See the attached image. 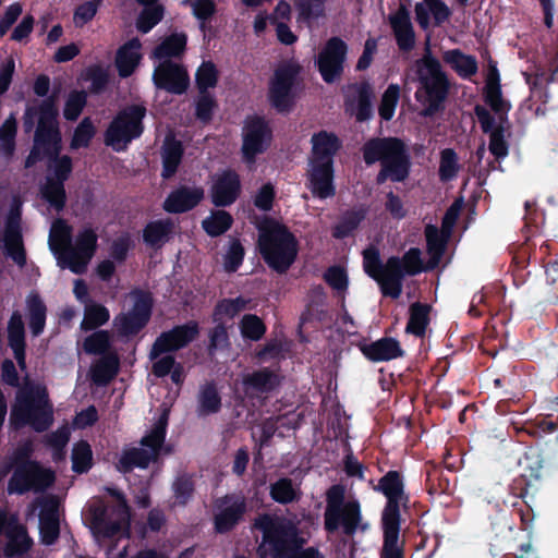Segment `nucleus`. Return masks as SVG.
<instances>
[{
	"label": "nucleus",
	"mask_w": 558,
	"mask_h": 558,
	"mask_svg": "<svg viewBox=\"0 0 558 558\" xmlns=\"http://www.w3.org/2000/svg\"><path fill=\"white\" fill-rule=\"evenodd\" d=\"M173 496L175 502L181 506H185L192 498L195 486L194 481L189 474L179 475L172 484Z\"/></svg>",
	"instance_id": "obj_64"
},
{
	"label": "nucleus",
	"mask_w": 558,
	"mask_h": 558,
	"mask_svg": "<svg viewBox=\"0 0 558 558\" xmlns=\"http://www.w3.org/2000/svg\"><path fill=\"white\" fill-rule=\"evenodd\" d=\"M57 96L51 95L41 100L37 106L27 105L23 116L25 132H31L38 119L34 135V146L25 159V168H32L43 156H57L61 151V132L58 124Z\"/></svg>",
	"instance_id": "obj_1"
},
{
	"label": "nucleus",
	"mask_w": 558,
	"mask_h": 558,
	"mask_svg": "<svg viewBox=\"0 0 558 558\" xmlns=\"http://www.w3.org/2000/svg\"><path fill=\"white\" fill-rule=\"evenodd\" d=\"M311 159L333 161V157L342 147L340 138L331 132L319 131L312 136Z\"/></svg>",
	"instance_id": "obj_34"
},
{
	"label": "nucleus",
	"mask_w": 558,
	"mask_h": 558,
	"mask_svg": "<svg viewBox=\"0 0 558 558\" xmlns=\"http://www.w3.org/2000/svg\"><path fill=\"white\" fill-rule=\"evenodd\" d=\"M111 341L107 330H97L87 336L83 342V349L87 354L105 355L110 353Z\"/></svg>",
	"instance_id": "obj_58"
},
{
	"label": "nucleus",
	"mask_w": 558,
	"mask_h": 558,
	"mask_svg": "<svg viewBox=\"0 0 558 558\" xmlns=\"http://www.w3.org/2000/svg\"><path fill=\"white\" fill-rule=\"evenodd\" d=\"M233 221L230 213L217 209L202 221V228L210 238H217L226 233L232 227Z\"/></svg>",
	"instance_id": "obj_48"
},
{
	"label": "nucleus",
	"mask_w": 558,
	"mask_h": 558,
	"mask_svg": "<svg viewBox=\"0 0 558 558\" xmlns=\"http://www.w3.org/2000/svg\"><path fill=\"white\" fill-rule=\"evenodd\" d=\"M28 326L34 337L43 333L46 326L47 306L37 292H31L26 298Z\"/></svg>",
	"instance_id": "obj_42"
},
{
	"label": "nucleus",
	"mask_w": 558,
	"mask_h": 558,
	"mask_svg": "<svg viewBox=\"0 0 558 558\" xmlns=\"http://www.w3.org/2000/svg\"><path fill=\"white\" fill-rule=\"evenodd\" d=\"M374 489L386 497L380 522H402L400 508H407L410 502L402 473L396 470L388 471L379 478Z\"/></svg>",
	"instance_id": "obj_11"
},
{
	"label": "nucleus",
	"mask_w": 558,
	"mask_h": 558,
	"mask_svg": "<svg viewBox=\"0 0 558 558\" xmlns=\"http://www.w3.org/2000/svg\"><path fill=\"white\" fill-rule=\"evenodd\" d=\"M216 508L218 512L214 517V526L217 533L225 534L241 522L247 511V504L241 494H227L216 500Z\"/></svg>",
	"instance_id": "obj_20"
},
{
	"label": "nucleus",
	"mask_w": 558,
	"mask_h": 558,
	"mask_svg": "<svg viewBox=\"0 0 558 558\" xmlns=\"http://www.w3.org/2000/svg\"><path fill=\"white\" fill-rule=\"evenodd\" d=\"M195 82L198 93H209V88H214L218 83V71L216 65L208 61L203 62L195 74Z\"/></svg>",
	"instance_id": "obj_60"
},
{
	"label": "nucleus",
	"mask_w": 558,
	"mask_h": 558,
	"mask_svg": "<svg viewBox=\"0 0 558 558\" xmlns=\"http://www.w3.org/2000/svg\"><path fill=\"white\" fill-rule=\"evenodd\" d=\"M257 247L270 269L286 274L296 259L299 242L287 226L268 219L259 227Z\"/></svg>",
	"instance_id": "obj_5"
},
{
	"label": "nucleus",
	"mask_w": 558,
	"mask_h": 558,
	"mask_svg": "<svg viewBox=\"0 0 558 558\" xmlns=\"http://www.w3.org/2000/svg\"><path fill=\"white\" fill-rule=\"evenodd\" d=\"M399 260L400 269L403 276H415L423 271V262L421 258V250L411 247L402 257L395 256Z\"/></svg>",
	"instance_id": "obj_63"
},
{
	"label": "nucleus",
	"mask_w": 558,
	"mask_h": 558,
	"mask_svg": "<svg viewBox=\"0 0 558 558\" xmlns=\"http://www.w3.org/2000/svg\"><path fill=\"white\" fill-rule=\"evenodd\" d=\"M383 547L380 558H404V541L400 542L401 522H380Z\"/></svg>",
	"instance_id": "obj_35"
},
{
	"label": "nucleus",
	"mask_w": 558,
	"mask_h": 558,
	"mask_svg": "<svg viewBox=\"0 0 558 558\" xmlns=\"http://www.w3.org/2000/svg\"><path fill=\"white\" fill-rule=\"evenodd\" d=\"M389 23L398 48L404 52L411 51L415 46V32L408 8L400 4L398 10L390 14Z\"/></svg>",
	"instance_id": "obj_27"
},
{
	"label": "nucleus",
	"mask_w": 558,
	"mask_h": 558,
	"mask_svg": "<svg viewBox=\"0 0 558 558\" xmlns=\"http://www.w3.org/2000/svg\"><path fill=\"white\" fill-rule=\"evenodd\" d=\"M154 460V453H149L147 449L133 447L122 452L117 468L122 473H130L135 468L146 469Z\"/></svg>",
	"instance_id": "obj_46"
},
{
	"label": "nucleus",
	"mask_w": 558,
	"mask_h": 558,
	"mask_svg": "<svg viewBox=\"0 0 558 558\" xmlns=\"http://www.w3.org/2000/svg\"><path fill=\"white\" fill-rule=\"evenodd\" d=\"M404 278L399 260L395 256H390L387 259V271L380 275L378 279H375V281L378 283L384 296L398 299L402 293Z\"/></svg>",
	"instance_id": "obj_32"
},
{
	"label": "nucleus",
	"mask_w": 558,
	"mask_h": 558,
	"mask_svg": "<svg viewBox=\"0 0 558 558\" xmlns=\"http://www.w3.org/2000/svg\"><path fill=\"white\" fill-rule=\"evenodd\" d=\"M17 124L13 116H10L0 125V151L7 158H11L14 155L16 143Z\"/></svg>",
	"instance_id": "obj_53"
},
{
	"label": "nucleus",
	"mask_w": 558,
	"mask_h": 558,
	"mask_svg": "<svg viewBox=\"0 0 558 558\" xmlns=\"http://www.w3.org/2000/svg\"><path fill=\"white\" fill-rule=\"evenodd\" d=\"M20 221L21 214L12 210L5 222L3 242L7 256L12 258L17 266L24 267L26 264V252L23 244Z\"/></svg>",
	"instance_id": "obj_26"
},
{
	"label": "nucleus",
	"mask_w": 558,
	"mask_h": 558,
	"mask_svg": "<svg viewBox=\"0 0 558 558\" xmlns=\"http://www.w3.org/2000/svg\"><path fill=\"white\" fill-rule=\"evenodd\" d=\"M432 306L427 303L416 301L409 307V319L405 326V332L417 338H424L426 329L430 322Z\"/></svg>",
	"instance_id": "obj_40"
},
{
	"label": "nucleus",
	"mask_w": 558,
	"mask_h": 558,
	"mask_svg": "<svg viewBox=\"0 0 558 558\" xmlns=\"http://www.w3.org/2000/svg\"><path fill=\"white\" fill-rule=\"evenodd\" d=\"M98 235L92 228H84L76 238L74 246H69L68 264L74 274H82L87 263L94 256L97 250Z\"/></svg>",
	"instance_id": "obj_21"
},
{
	"label": "nucleus",
	"mask_w": 558,
	"mask_h": 558,
	"mask_svg": "<svg viewBox=\"0 0 558 558\" xmlns=\"http://www.w3.org/2000/svg\"><path fill=\"white\" fill-rule=\"evenodd\" d=\"M400 99V87L398 84H389L383 93L378 106V114L383 121H390L396 112Z\"/></svg>",
	"instance_id": "obj_55"
},
{
	"label": "nucleus",
	"mask_w": 558,
	"mask_h": 558,
	"mask_svg": "<svg viewBox=\"0 0 558 558\" xmlns=\"http://www.w3.org/2000/svg\"><path fill=\"white\" fill-rule=\"evenodd\" d=\"M484 100L490 109L501 117L510 109V105L502 98L499 72L495 65L489 70L484 89Z\"/></svg>",
	"instance_id": "obj_36"
},
{
	"label": "nucleus",
	"mask_w": 558,
	"mask_h": 558,
	"mask_svg": "<svg viewBox=\"0 0 558 558\" xmlns=\"http://www.w3.org/2000/svg\"><path fill=\"white\" fill-rule=\"evenodd\" d=\"M363 269L364 272L372 279H378L380 275L387 271V262L383 264L380 259L379 250L369 245L363 252Z\"/></svg>",
	"instance_id": "obj_57"
},
{
	"label": "nucleus",
	"mask_w": 558,
	"mask_h": 558,
	"mask_svg": "<svg viewBox=\"0 0 558 558\" xmlns=\"http://www.w3.org/2000/svg\"><path fill=\"white\" fill-rule=\"evenodd\" d=\"M262 533L256 554L259 558H291L305 544L298 525L283 515L262 513L253 522Z\"/></svg>",
	"instance_id": "obj_3"
},
{
	"label": "nucleus",
	"mask_w": 558,
	"mask_h": 558,
	"mask_svg": "<svg viewBox=\"0 0 558 558\" xmlns=\"http://www.w3.org/2000/svg\"><path fill=\"white\" fill-rule=\"evenodd\" d=\"M72 470L77 474L87 473L93 466V451L86 440L74 444L72 449Z\"/></svg>",
	"instance_id": "obj_52"
},
{
	"label": "nucleus",
	"mask_w": 558,
	"mask_h": 558,
	"mask_svg": "<svg viewBox=\"0 0 558 558\" xmlns=\"http://www.w3.org/2000/svg\"><path fill=\"white\" fill-rule=\"evenodd\" d=\"M140 48L138 39L130 40L119 48L116 56V66L120 77L126 78L134 73L142 58L137 51Z\"/></svg>",
	"instance_id": "obj_38"
},
{
	"label": "nucleus",
	"mask_w": 558,
	"mask_h": 558,
	"mask_svg": "<svg viewBox=\"0 0 558 558\" xmlns=\"http://www.w3.org/2000/svg\"><path fill=\"white\" fill-rule=\"evenodd\" d=\"M12 469L13 474L8 482V493L10 495L43 490L54 482V473L44 469L40 463H31L29 465H20Z\"/></svg>",
	"instance_id": "obj_15"
},
{
	"label": "nucleus",
	"mask_w": 558,
	"mask_h": 558,
	"mask_svg": "<svg viewBox=\"0 0 558 558\" xmlns=\"http://www.w3.org/2000/svg\"><path fill=\"white\" fill-rule=\"evenodd\" d=\"M252 300L242 295H239L234 299L223 298L219 300L213 310V322L214 323H223V319H233L240 313L251 308Z\"/></svg>",
	"instance_id": "obj_43"
},
{
	"label": "nucleus",
	"mask_w": 558,
	"mask_h": 558,
	"mask_svg": "<svg viewBox=\"0 0 558 558\" xmlns=\"http://www.w3.org/2000/svg\"><path fill=\"white\" fill-rule=\"evenodd\" d=\"M52 423L53 408L46 388L31 386L16 392L10 412V424L13 428L31 426L35 432L43 433L49 429Z\"/></svg>",
	"instance_id": "obj_6"
},
{
	"label": "nucleus",
	"mask_w": 558,
	"mask_h": 558,
	"mask_svg": "<svg viewBox=\"0 0 558 558\" xmlns=\"http://www.w3.org/2000/svg\"><path fill=\"white\" fill-rule=\"evenodd\" d=\"M8 344L13 351L17 365L24 369L26 367L25 326L19 311H14L8 322Z\"/></svg>",
	"instance_id": "obj_29"
},
{
	"label": "nucleus",
	"mask_w": 558,
	"mask_h": 558,
	"mask_svg": "<svg viewBox=\"0 0 558 558\" xmlns=\"http://www.w3.org/2000/svg\"><path fill=\"white\" fill-rule=\"evenodd\" d=\"M131 296L134 301L131 310L114 318V326L123 337L140 333L148 325L153 314L154 299L149 291L136 288L131 291Z\"/></svg>",
	"instance_id": "obj_12"
},
{
	"label": "nucleus",
	"mask_w": 558,
	"mask_h": 558,
	"mask_svg": "<svg viewBox=\"0 0 558 558\" xmlns=\"http://www.w3.org/2000/svg\"><path fill=\"white\" fill-rule=\"evenodd\" d=\"M524 473L512 480L509 492L521 499L512 504V511L520 518L523 529L527 530L534 520L532 502L543 483V459L539 452L531 450L524 453Z\"/></svg>",
	"instance_id": "obj_7"
},
{
	"label": "nucleus",
	"mask_w": 558,
	"mask_h": 558,
	"mask_svg": "<svg viewBox=\"0 0 558 558\" xmlns=\"http://www.w3.org/2000/svg\"><path fill=\"white\" fill-rule=\"evenodd\" d=\"M344 497L345 489L340 484H335L327 490L324 526L328 533L342 526L343 533L352 536L362 520L361 505L356 499L344 501Z\"/></svg>",
	"instance_id": "obj_9"
},
{
	"label": "nucleus",
	"mask_w": 558,
	"mask_h": 558,
	"mask_svg": "<svg viewBox=\"0 0 558 558\" xmlns=\"http://www.w3.org/2000/svg\"><path fill=\"white\" fill-rule=\"evenodd\" d=\"M165 9L161 4L144 5L136 20V28L142 34L150 32L163 17Z\"/></svg>",
	"instance_id": "obj_54"
},
{
	"label": "nucleus",
	"mask_w": 558,
	"mask_h": 558,
	"mask_svg": "<svg viewBox=\"0 0 558 558\" xmlns=\"http://www.w3.org/2000/svg\"><path fill=\"white\" fill-rule=\"evenodd\" d=\"M425 238L427 252L434 259V264H437L446 251L449 235L436 226L427 225L425 227Z\"/></svg>",
	"instance_id": "obj_49"
},
{
	"label": "nucleus",
	"mask_w": 558,
	"mask_h": 558,
	"mask_svg": "<svg viewBox=\"0 0 558 558\" xmlns=\"http://www.w3.org/2000/svg\"><path fill=\"white\" fill-rule=\"evenodd\" d=\"M270 497L274 501L287 505L295 500V490L293 488L292 480L282 477L270 484Z\"/></svg>",
	"instance_id": "obj_62"
},
{
	"label": "nucleus",
	"mask_w": 558,
	"mask_h": 558,
	"mask_svg": "<svg viewBox=\"0 0 558 558\" xmlns=\"http://www.w3.org/2000/svg\"><path fill=\"white\" fill-rule=\"evenodd\" d=\"M151 80L157 89L171 95H183L190 87L186 68L172 60L160 61L154 69Z\"/></svg>",
	"instance_id": "obj_19"
},
{
	"label": "nucleus",
	"mask_w": 558,
	"mask_h": 558,
	"mask_svg": "<svg viewBox=\"0 0 558 558\" xmlns=\"http://www.w3.org/2000/svg\"><path fill=\"white\" fill-rule=\"evenodd\" d=\"M147 108L144 104H131L120 109L104 134V142L116 151H121L145 130L144 119Z\"/></svg>",
	"instance_id": "obj_8"
},
{
	"label": "nucleus",
	"mask_w": 558,
	"mask_h": 558,
	"mask_svg": "<svg viewBox=\"0 0 558 558\" xmlns=\"http://www.w3.org/2000/svg\"><path fill=\"white\" fill-rule=\"evenodd\" d=\"M186 43L187 36L184 33L171 34L155 47L153 54L160 61L178 58L185 51Z\"/></svg>",
	"instance_id": "obj_47"
},
{
	"label": "nucleus",
	"mask_w": 558,
	"mask_h": 558,
	"mask_svg": "<svg viewBox=\"0 0 558 558\" xmlns=\"http://www.w3.org/2000/svg\"><path fill=\"white\" fill-rule=\"evenodd\" d=\"M414 69V81L418 84L414 97L423 106L420 114L424 118L434 117L445 109L450 92L449 77L428 45L423 56L415 61Z\"/></svg>",
	"instance_id": "obj_4"
},
{
	"label": "nucleus",
	"mask_w": 558,
	"mask_h": 558,
	"mask_svg": "<svg viewBox=\"0 0 558 558\" xmlns=\"http://www.w3.org/2000/svg\"><path fill=\"white\" fill-rule=\"evenodd\" d=\"M374 99L375 92L369 81L352 83L344 94V112L357 123L368 122L374 118Z\"/></svg>",
	"instance_id": "obj_18"
},
{
	"label": "nucleus",
	"mask_w": 558,
	"mask_h": 558,
	"mask_svg": "<svg viewBox=\"0 0 558 558\" xmlns=\"http://www.w3.org/2000/svg\"><path fill=\"white\" fill-rule=\"evenodd\" d=\"M204 197L202 186L179 185L168 194L162 208L169 214H184L196 208Z\"/></svg>",
	"instance_id": "obj_24"
},
{
	"label": "nucleus",
	"mask_w": 558,
	"mask_h": 558,
	"mask_svg": "<svg viewBox=\"0 0 558 558\" xmlns=\"http://www.w3.org/2000/svg\"><path fill=\"white\" fill-rule=\"evenodd\" d=\"M110 496L117 499L113 507H94L92 512V523L94 527L107 538L118 535L124 527L130 525V507L122 492L117 488H109Z\"/></svg>",
	"instance_id": "obj_10"
},
{
	"label": "nucleus",
	"mask_w": 558,
	"mask_h": 558,
	"mask_svg": "<svg viewBox=\"0 0 558 558\" xmlns=\"http://www.w3.org/2000/svg\"><path fill=\"white\" fill-rule=\"evenodd\" d=\"M301 72L298 63L288 62L274 72L269 82L268 99L270 105L281 113L290 112L294 106L293 86Z\"/></svg>",
	"instance_id": "obj_13"
},
{
	"label": "nucleus",
	"mask_w": 558,
	"mask_h": 558,
	"mask_svg": "<svg viewBox=\"0 0 558 558\" xmlns=\"http://www.w3.org/2000/svg\"><path fill=\"white\" fill-rule=\"evenodd\" d=\"M333 161L310 159V190L320 199L336 195Z\"/></svg>",
	"instance_id": "obj_23"
},
{
	"label": "nucleus",
	"mask_w": 558,
	"mask_h": 558,
	"mask_svg": "<svg viewBox=\"0 0 558 558\" xmlns=\"http://www.w3.org/2000/svg\"><path fill=\"white\" fill-rule=\"evenodd\" d=\"M119 367L117 353H107L90 367V378L95 385L106 386L118 375Z\"/></svg>",
	"instance_id": "obj_39"
},
{
	"label": "nucleus",
	"mask_w": 558,
	"mask_h": 558,
	"mask_svg": "<svg viewBox=\"0 0 558 558\" xmlns=\"http://www.w3.org/2000/svg\"><path fill=\"white\" fill-rule=\"evenodd\" d=\"M95 134V125L89 117H85L75 128L70 147L72 149L88 147Z\"/></svg>",
	"instance_id": "obj_59"
},
{
	"label": "nucleus",
	"mask_w": 558,
	"mask_h": 558,
	"mask_svg": "<svg viewBox=\"0 0 558 558\" xmlns=\"http://www.w3.org/2000/svg\"><path fill=\"white\" fill-rule=\"evenodd\" d=\"M241 179L233 169L223 170L217 175L210 189L211 203L216 207H229L241 194Z\"/></svg>",
	"instance_id": "obj_22"
},
{
	"label": "nucleus",
	"mask_w": 558,
	"mask_h": 558,
	"mask_svg": "<svg viewBox=\"0 0 558 558\" xmlns=\"http://www.w3.org/2000/svg\"><path fill=\"white\" fill-rule=\"evenodd\" d=\"M197 402L199 417L216 414L221 410V397L214 381H208L201 387Z\"/></svg>",
	"instance_id": "obj_45"
},
{
	"label": "nucleus",
	"mask_w": 558,
	"mask_h": 558,
	"mask_svg": "<svg viewBox=\"0 0 558 558\" xmlns=\"http://www.w3.org/2000/svg\"><path fill=\"white\" fill-rule=\"evenodd\" d=\"M459 171L458 155L452 148H445L440 151L439 179L442 182L451 181Z\"/></svg>",
	"instance_id": "obj_61"
},
{
	"label": "nucleus",
	"mask_w": 558,
	"mask_h": 558,
	"mask_svg": "<svg viewBox=\"0 0 558 558\" xmlns=\"http://www.w3.org/2000/svg\"><path fill=\"white\" fill-rule=\"evenodd\" d=\"M442 60L462 78L472 77L478 70L476 58L474 56L463 53L460 49L445 51L442 53Z\"/></svg>",
	"instance_id": "obj_44"
},
{
	"label": "nucleus",
	"mask_w": 558,
	"mask_h": 558,
	"mask_svg": "<svg viewBox=\"0 0 558 558\" xmlns=\"http://www.w3.org/2000/svg\"><path fill=\"white\" fill-rule=\"evenodd\" d=\"M184 156V146L182 142L173 135H167L161 147L163 180L171 179L177 172Z\"/></svg>",
	"instance_id": "obj_30"
},
{
	"label": "nucleus",
	"mask_w": 558,
	"mask_h": 558,
	"mask_svg": "<svg viewBox=\"0 0 558 558\" xmlns=\"http://www.w3.org/2000/svg\"><path fill=\"white\" fill-rule=\"evenodd\" d=\"M109 318V310L105 305L98 303L87 304L81 323V329L84 331L94 330L105 325Z\"/></svg>",
	"instance_id": "obj_51"
},
{
	"label": "nucleus",
	"mask_w": 558,
	"mask_h": 558,
	"mask_svg": "<svg viewBox=\"0 0 558 558\" xmlns=\"http://www.w3.org/2000/svg\"><path fill=\"white\" fill-rule=\"evenodd\" d=\"M198 335L199 325L196 320H190L162 331L150 348L149 360H156L163 354L173 353L186 348Z\"/></svg>",
	"instance_id": "obj_16"
},
{
	"label": "nucleus",
	"mask_w": 558,
	"mask_h": 558,
	"mask_svg": "<svg viewBox=\"0 0 558 558\" xmlns=\"http://www.w3.org/2000/svg\"><path fill=\"white\" fill-rule=\"evenodd\" d=\"M39 534L43 544H54L60 535L58 504L53 500L46 502L39 513Z\"/></svg>",
	"instance_id": "obj_31"
},
{
	"label": "nucleus",
	"mask_w": 558,
	"mask_h": 558,
	"mask_svg": "<svg viewBox=\"0 0 558 558\" xmlns=\"http://www.w3.org/2000/svg\"><path fill=\"white\" fill-rule=\"evenodd\" d=\"M241 335L244 339L259 341L266 333V325L255 314H245L239 324Z\"/></svg>",
	"instance_id": "obj_56"
},
{
	"label": "nucleus",
	"mask_w": 558,
	"mask_h": 558,
	"mask_svg": "<svg viewBox=\"0 0 558 558\" xmlns=\"http://www.w3.org/2000/svg\"><path fill=\"white\" fill-rule=\"evenodd\" d=\"M348 49L347 43L338 36L325 43L316 59L317 70L325 83L331 84L341 77Z\"/></svg>",
	"instance_id": "obj_17"
},
{
	"label": "nucleus",
	"mask_w": 558,
	"mask_h": 558,
	"mask_svg": "<svg viewBox=\"0 0 558 558\" xmlns=\"http://www.w3.org/2000/svg\"><path fill=\"white\" fill-rule=\"evenodd\" d=\"M3 532L7 543L2 553L5 558H22L32 549L34 541L26 526L19 523L15 517L8 519Z\"/></svg>",
	"instance_id": "obj_25"
},
{
	"label": "nucleus",
	"mask_w": 558,
	"mask_h": 558,
	"mask_svg": "<svg viewBox=\"0 0 558 558\" xmlns=\"http://www.w3.org/2000/svg\"><path fill=\"white\" fill-rule=\"evenodd\" d=\"M173 228L170 218L150 221L143 230V241L149 247L160 248L170 239Z\"/></svg>",
	"instance_id": "obj_41"
},
{
	"label": "nucleus",
	"mask_w": 558,
	"mask_h": 558,
	"mask_svg": "<svg viewBox=\"0 0 558 558\" xmlns=\"http://www.w3.org/2000/svg\"><path fill=\"white\" fill-rule=\"evenodd\" d=\"M40 193L43 198L57 211H61L64 208L66 203L64 183L53 181L51 177H47L46 183L40 189Z\"/></svg>",
	"instance_id": "obj_50"
},
{
	"label": "nucleus",
	"mask_w": 558,
	"mask_h": 558,
	"mask_svg": "<svg viewBox=\"0 0 558 558\" xmlns=\"http://www.w3.org/2000/svg\"><path fill=\"white\" fill-rule=\"evenodd\" d=\"M362 155L367 166L380 162L375 178L377 185L387 181L404 182L410 175L411 155L404 141L399 137H371L363 144Z\"/></svg>",
	"instance_id": "obj_2"
},
{
	"label": "nucleus",
	"mask_w": 558,
	"mask_h": 558,
	"mask_svg": "<svg viewBox=\"0 0 558 558\" xmlns=\"http://www.w3.org/2000/svg\"><path fill=\"white\" fill-rule=\"evenodd\" d=\"M245 392L269 393L280 386V376L269 367H263L243 377Z\"/></svg>",
	"instance_id": "obj_33"
},
{
	"label": "nucleus",
	"mask_w": 558,
	"mask_h": 558,
	"mask_svg": "<svg viewBox=\"0 0 558 558\" xmlns=\"http://www.w3.org/2000/svg\"><path fill=\"white\" fill-rule=\"evenodd\" d=\"M360 351L371 362H387L402 357L404 351L400 342L392 337H383L371 343H360Z\"/></svg>",
	"instance_id": "obj_28"
},
{
	"label": "nucleus",
	"mask_w": 558,
	"mask_h": 558,
	"mask_svg": "<svg viewBox=\"0 0 558 558\" xmlns=\"http://www.w3.org/2000/svg\"><path fill=\"white\" fill-rule=\"evenodd\" d=\"M272 141V130L264 117H247L242 130V158L253 163L256 157L264 154Z\"/></svg>",
	"instance_id": "obj_14"
},
{
	"label": "nucleus",
	"mask_w": 558,
	"mask_h": 558,
	"mask_svg": "<svg viewBox=\"0 0 558 558\" xmlns=\"http://www.w3.org/2000/svg\"><path fill=\"white\" fill-rule=\"evenodd\" d=\"M368 209L361 205L342 213L338 222L331 229V235L337 240H343L353 234V232L365 220Z\"/></svg>",
	"instance_id": "obj_37"
}]
</instances>
